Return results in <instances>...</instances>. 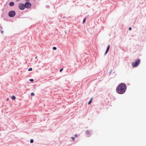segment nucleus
<instances>
[{"label": "nucleus", "mask_w": 146, "mask_h": 146, "mask_svg": "<svg viewBox=\"0 0 146 146\" xmlns=\"http://www.w3.org/2000/svg\"><path fill=\"white\" fill-rule=\"evenodd\" d=\"M126 89L125 84L123 83L120 84L116 89V91L117 93L122 94L124 93Z\"/></svg>", "instance_id": "f257e3e1"}, {"label": "nucleus", "mask_w": 146, "mask_h": 146, "mask_svg": "<svg viewBox=\"0 0 146 146\" xmlns=\"http://www.w3.org/2000/svg\"><path fill=\"white\" fill-rule=\"evenodd\" d=\"M140 62V59H137L135 62H133L132 63V66L133 67H135L137 66L139 64Z\"/></svg>", "instance_id": "f03ea898"}, {"label": "nucleus", "mask_w": 146, "mask_h": 146, "mask_svg": "<svg viewBox=\"0 0 146 146\" xmlns=\"http://www.w3.org/2000/svg\"><path fill=\"white\" fill-rule=\"evenodd\" d=\"M15 12L13 11H11L9 13V15L11 17H13L15 16Z\"/></svg>", "instance_id": "7ed1b4c3"}, {"label": "nucleus", "mask_w": 146, "mask_h": 146, "mask_svg": "<svg viewBox=\"0 0 146 146\" xmlns=\"http://www.w3.org/2000/svg\"><path fill=\"white\" fill-rule=\"evenodd\" d=\"M25 6L26 8H29L31 7V4L30 3L26 2L25 3Z\"/></svg>", "instance_id": "20e7f679"}, {"label": "nucleus", "mask_w": 146, "mask_h": 146, "mask_svg": "<svg viewBox=\"0 0 146 146\" xmlns=\"http://www.w3.org/2000/svg\"><path fill=\"white\" fill-rule=\"evenodd\" d=\"M25 5L22 3H20L19 5V8L22 10H24L25 8Z\"/></svg>", "instance_id": "39448f33"}, {"label": "nucleus", "mask_w": 146, "mask_h": 146, "mask_svg": "<svg viewBox=\"0 0 146 146\" xmlns=\"http://www.w3.org/2000/svg\"><path fill=\"white\" fill-rule=\"evenodd\" d=\"M110 47V45H109L108 46L107 48V49H106V50L105 54V55H106L108 52L109 50V49Z\"/></svg>", "instance_id": "423d86ee"}, {"label": "nucleus", "mask_w": 146, "mask_h": 146, "mask_svg": "<svg viewBox=\"0 0 146 146\" xmlns=\"http://www.w3.org/2000/svg\"><path fill=\"white\" fill-rule=\"evenodd\" d=\"M14 3L13 2H11L9 3V5L11 6H13L14 5Z\"/></svg>", "instance_id": "0eeeda50"}, {"label": "nucleus", "mask_w": 146, "mask_h": 146, "mask_svg": "<svg viewBox=\"0 0 146 146\" xmlns=\"http://www.w3.org/2000/svg\"><path fill=\"white\" fill-rule=\"evenodd\" d=\"M11 98H12V99L13 100H15L16 99L15 97L14 96H12Z\"/></svg>", "instance_id": "6e6552de"}, {"label": "nucleus", "mask_w": 146, "mask_h": 146, "mask_svg": "<svg viewBox=\"0 0 146 146\" xmlns=\"http://www.w3.org/2000/svg\"><path fill=\"white\" fill-rule=\"evenodd\" d=\"M86 134H89L90 133V131L89 130H87L86 131Z\"/></svg>", "instance_id": "1a4fd4ad"}, {"label": "nucleus", "mask_w": 146, "mask_h": 146, "mask_svg": "<svg viewBox=\"0 0 146 146\" xmlns=\"http://www.w3.org/2000/svg\"><path fill=\"white\" fill-rule=\"evenodd\" d=\"M92 99H93V98H92L91 99V100H90L89 101V102L88 103V105L90 104L92 102Z\"/></svg>", "instance_id": "9d476101"}, {"label": "nucleus", "mask_w": 146, "mask_h": 146, "mask_svg": "<svg viewBox=\"0 0 146 146\" xmlns=\"http://www.w3.org/2000/svg\"><path fill=\"white\" fill-rule=\"evenodd\" d=\"M34 95H35V94H34V93L32 92L31 93V96H34Z\"/></svg>", "instance_id": "9b49d317"}, {"label": "nucleus", "mask_w": 146, "mask_h": 146, "mask_svg": "<svg viewBox=\"0 0 146 146\" xmlns=\"http://www.w3.org/2000/svg\"><path fill=\"white\" fill-rule=\"evenodd\" d=\"M32 68H29V69L28 70L29 71H32Z\"/></svg>", "instance_id": "f8f14e48"}, {"label": "nucleus", "mask_w": 146, "mask_h": 146, "mask_svg": "<svg viewBox=\"0 0 146 146\" xmlns=\"http://www.w3.org/2000/svg\"><path fill=\"white\" fill-rule=\"evenodd\" d=\"M33 141H33V139H31L30 140V142L31 143H33Z\"/></svg>", "instance_id": "ddd939ff"}, {"label": "nucleus", "mask_w": 146, "mask_h": 146, "mask_svg": "<svg viewBox=\"0 0 146 146\" xmlns=\"http://www.w3.org/2000/svg\"><path fill=\"white\" fill-rule=\"evenodd\" d=\"M86 18H85L83 21V23H84L85 22V21H86Z\"/></svg>", "instance_id": "4468645a"}, {"label": "nucleus", "mask_w": 146, "mask_h": 146, "mask_svg": "<svg viewBox=\"0 0 146 146\" xmlns=\"http://www.w3.org/2000/svg\"><path fill=\"white\" fill-rule=\"evenodd\" d=\"M29 80L31 82H33V81L34 80L33 79H30Z\"/></svg>", "instance_id": "2eb2a0df"}, {"label": "nucleus", "mask_w": 146, "mask_h": 146, "mask_svg": "<svg viewBox=\"0 0 146 146\" xmlns=\"http://www.w3.org/2000/svg\"><path fill=\"white\" fill-rule=\"evenodd\" d=\"M56 47H54L53 48V49L54 50H56Z\"/></svg>", "instance_id": "dca6fc26"}, {"label": "nucleus", "mask_w": 146, "mask_h": 146, "mask_svg": "<svg viewBox=\"0 0 146 146\" xmlns=\"http://www.w3.org/2000/svg\"><path fill=\"white\" fill-rule=\"evenodd\" d=\"M63 70V68H61V69L60 70V72H61V71Z\"/></svg>", "instance_id": "f3484780"}, {"label": "nucleus", "mask_w": 146, "mask_h": 146, "mask_svg": "<svg viewBox=\"0 0 146 146\" xmlns=\"http://www.w3.org/2000/svg\"><path fill=\"white\" fill-rule=\"evenodd\" d=\"M72 139L73 140V141H74L75 138L74 137H72Z\"/></svg>", "instance_id": "a211bd4d"}, {"label": "nucleus", "mask_w": 146, "mask_h": 146, "mask_svg": "<svg viewBox=\"0 0 146 146\" xmlns=\"http://www.w3.org/2000/svg\"><path fill=\"white\" fill-rule=\"evenodd\" d=\"M131 27H129V30H131Z\"/></svg>", "instance_id": "6ab92c4d"}, {"label": "nucleus", "mask_w": 146, "mask_h": 146, "mask_svg": "<svg viewBox=\"0 0 146 146\" xmlns=\"http://www.w3.org/2000/svg\"><path fill=\"white\" fill-rule=\"evenodd\" d=\"M75 137H77V134H75Z\"/></svg>", "instance_id": "aec40b11"}, {"label": "nucleus", "mask_w": 146, "mask_h": 146, "mask_svg": "<svg viewBox=\"0 0 146 146\" xmlns=\"http://www.w3.org/2000/svg\"><path fill=\"white\" fill-rule=\"evenodd\" d=\"M9 100V98H7V100Z\"/></svg>", "instance_id": "412c9836"}]
</instances>
